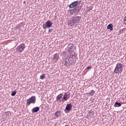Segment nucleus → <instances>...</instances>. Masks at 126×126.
I'll list each match as a JSON object with an SVG mask.
<instances>
[{"label":"nucleus","instance_id":"7","mask_svg":"<svg viewBox=\"0 0 126 126\" xmlns=\"http://www.w3.org/2000/svg\"><path fill=\"white\" fill-rule=\"evenodd\" d=\"M72 108V105L70 103H68L66 105L64 112L65 113H68V112H70V110H71V108Z\"/></svg>","mask_w":126,"mask_h":126},{"label":"nucleus","instance_id":"4","mask_svg":"<svg viewBox=\"0 0 126 126\" xmlns=\"http://www.w3.org/2000/svg\"><path fill=\"white\" fill-rule=\"evenodd\" d=\"M25 48H26L25 44L22 43L20 45L17 46L16 48L17 52H18V53H22V52L24 51V49H25Z\"/></svg>","mask_w":126,"mask_h":126},{"label":"nucleus","instance_id":"18","mask_svg":"<svg viewBox=\"0 0 126 126\" xmlns=\"http://www.w3.org/2000/svg\"><path fill=\"white\" fill-rule=\"evenodd\" d=\"M113 27H114V26L112 24H110L107 26V29L110 30V31H113L114 30Z\"/></svg>","mask_w":126,"mask_h":126},{"label":"nucleus","instance_id":"13","mask_svg":"<svg viewBox=\"0 0 126 126\" xmlns=\"http://www.w3.org/2000/svg\"><path fill=\"white\" fill-rule=\"evenodd\" d=\"M59 59H60V55L58 54H55L53 58V61L57 62L59 61Z\"/></svg>","mask_w":126,"mask_h":126},{"label":"nucleus","instance_id":"28","mask_svg":"<svg viewBox=\"0 0 126 126\" xmlns=\"http://www.w3.org/2000/svg\"><path fill=\"white\" fill-rule=\"evenodd\" d=\"M74 49H76V46H74Z\"/></svg>","mask_w":126,"mask_h":126},{"label":"nucleus","instance_id":"9","mask_svg":"<svg viewBox=\"0 0 126 126\" xmlns=\"http://www.w3.org/2000/svg\"><path fill=\"white\" fill-rule=\"evenodd\" d=\"M77 5H78V1H74V2L70 4V5H69V7H70V8H73V7H76Z\"/></svg>","mask_w":126,"mask_h":126},{"label":"nucleus","instance_id":"5","mask_svg":"<svg viewBox=\"0 0 126 126\" xmlns=\"http://www.w3.org/2000/svg\"><path fill=\"white\" fill-rule=\"evenodd\" d=\"M53 26V22L50 20H48L45 22V24L43 25V29H46L47 28H51Z\"/></svg>","mask_w":126,"mask_h":126},{"label":"nucleus","instance_id":"26","mask_svg":"<svg viewBox=\"0 0 126 126\" xmlns=\"http://www.w3.org/2000/svg\"><path fill=\"white\" fill-rule=\"evenodd\" d=\"M77 8H78V9H79V12H80V9H81V7H77Z\"/></svg>","mask_w":126,"mask_h":126},{"label":"nucleus","instance_id":"25","mask_svg":"<svg viewBox=\"0 0 126 126\" xmlns=\"http://www.w3.org/2000/svg\"><path fill=\"white\" fill-rule=\"evenodd\" d=\"M49 33H51V32H53V29H49L48 31Z\"/></svg>","mask_w":126,"mask_h":126},{"label":"nucleus","instance_id":"15","mask_svg":"<svg viewBox=\"0 0 126 126\" xmlns=\"http://www.w3.org/2000/svg\"><path fill=\"white\" fill-rule=\"evenodd\" d=\"M86 94L89 95V96H93L95 94V91L94 90H91L89 93H86Z\"/></svg>","mask_w":126,"mask_h":126},{"label":"nucleus","instance_id":"1","mask_svg":"<svg viewBox=\"0 0 126 126\" xmlns=\"http://www.w3.org/2000/svg\"><path fill=\"white\" fill-rule=\"evenodd\" d=\"M81 20V16H73L71 20L68 21V25L71 27L73 26V25H77Z\"/></svg>","mask_w":126,"mask_h":126},{"label":"nucleus","instance_id":"31","mask_svg":"<svg viewBox=\"0 0 126 126\" xmlns=\"http://www.w3.org/2000/svg\"><path fill=\"white\" fill-rule=\"evenodd\" d=\"M65 126H68V125H65Z\"/></svg>","mask_w":126,"mask_h":126},{"label":"nucleus","instance_id":"20","mask_svg":"<svg viewBox=\"0 0 126 126\" xmlns=\"http://www.w3.org/2000/svg\"><path fill=\"white\" fill-rule=\"evenodd\" d=\"M45 78H46V76L45 74H42L40 76V79L43 80V79H45Z\"/></svg>","mask_w":126,"mask_h":126},{"label":"nucleus","instance_id":"8","mask_svg":"<svg viewBox=\"0 0 126 126\" xmlns=\"http://www.w3.org/2000/svg\"><path fill=\"white\" fill-rule=\"evenodd\" d=\"M70 95L65 93L63 95L62 99L61 100V102H65V101H67L68 98H69Z\"/></svg>","mask_w":126,"mask_h":126},{"label":"nucleus","instance_id":"16","mask_svg":"<svg viewBox=\"0 0 126 126\" xmlns=\"http://www.w3.org/2000/svg\"><path fill=\"white\" fill-rule=\"evenodd\" d=\"M63 94H59L56 98V101H60L61 100V99H62V98H63Z\"/></svg>","mask_w":126,"mask_h":126},{"label":"nucleus","instance_id":"32","mask_svg":"<svg viewBox=\"0 0 126 126\" xmlns=\"http://www.w3.org/2000/svg\"><path fill=\"white\" fill-rule=\"evenodd\" d=\"M24 3H25V1H24Z\"/></svg>","mask_w":126,"mask_h":126},{"label":"nucleus","instance_id":"24","mask_svg":"<svg viewBox=\"0 0 126 126\" xmlns=\"http://www.w3.org/2000/svg\"><path fill=\"white\" fill-rule=\"evenodd\" d=\"M93 8V7L90 6V7H88V9L89 11H90V10H92Z\"/></svg>","mask_w":126,"mask_h":126},{"label":"nucleus","instance_id":"30","mask_svg":"<svg viewBox=\"0 0 126 126\" xmlns=\"http://www.w3.org/2000/svg\"><path fill=\"white\" fill-rule=\"evenodd\" d=\"M92 102V103H93V102H94V100H93Z\"/></svg>","mask_w":126,"mask_h":126},{"label":"nucleus","instance_id":"33","mask_svg":"<svg viewBox=\"0 0 126 126\" xmlns=\"http://www.w3.org/2000/svg\"><path fill=\"white\" fill-rule=\"evenodd\" d=\"M44 32H46V30L44 31Z\"/></svg>","mask_w":126,"mask_h":126},{"label":"nucleus","instance_id":"21","mask_svg":"<svg viewBox=\"0 0 126 126\" xmlns=\"http://www.w3.org/2000/svg\"><path fill=\"white\" fill-rule=\"evenodd\" d=\"M16 93H17V91L16 90H14L11 94V96H15L16 95Z\"/></svg>","mask_w":126,"mask_h":126},{"label":"nucleus","instance_id":"27","mask_svg":"<svg viewBox=\"0 0 126 126\" xmlns=\"http://www.w3.org/2000/svg\"><path fill=\"white\" fill-rule=\"evenodd\" d=\"M10 113V111H8V112H6V114H9Z\"/></svg>","mask_w":126,"mask_h":126},{"label":"nucleus","instance_id":"23","mask_svg":"<svg viewBox=\"0 0 126 126\" xmlns=\"http://www.w3.org/2000/svg\"><path fill=\"white\" fill-rule=\"evenodd\" d=\"M90 68H92V66H90L87 67L85 70L86 71H87V69H90Z\"/></svg>","mask_w":126,"mask_h":126},{"label":"nucleus","instance_id":"11","mask_svg":"<svg viewBox=\"0 0 126 126\" xmlns=\"http://www.w3.org/2000/svg\"><path fill=\"white\" fill-rule=\"evenodd\" d=\"M74 44H71L70 43V44L68 45V52H69L70 53H71V52L73 51V50H71L72 49H73L74 48Z\"/></svg>","mask_w":126,"mask_h":126},{"label":"nucleus","instance_id":"14","mask_svg":"<svg viewBox=\"0 0 126 126\" xmlns=\"http://www.w3.org/2000/svg\"><path fill=\"white\" fill-rule=\"evenodd\" d=\"M38 111H40V107L38 106L34 107L32 110V113H37Z\"/></svg>","mask_w":126,"mask_h":126},{"label":"nucleus","instance_id":"2","mask_svg":"<svg viewBox=\"0 0 126 126\" xmlns=\"http://www.w3.org/2000/svg\"><path fill=\"white\" fill-rule=\"evenodd\" d=\"M124 68V65L121 63H118L117 64L116 66L114 69V73H118L120 74L122 73V71Z\"/></svg>","mask_w":126,"mask_h":126},{"label":"nucleus","instance_id":"3","mask_svg":"<svg viewBox=\"0 0 126 126\" xmlns=\"http://www.w3.org/2000/svg\"><path fill=\"white\" fill-rule=\"evenodd\" d=\"M36 103V96H32L27 100V106H30L31 104H35Z\"/></svg>","mask_w":126,"mask_h":126},{"label":"nucleus","instance_id":"12","mask_svg":"<svg viewBox=\"0 0 126 126\" xmlns=\"http://www.w3.org/2000/svg\"><path fill=\"white\" fill-rule=\"evenodd\" d=\"M69 59L70 62H72V63H73V55L70 54L67 57V60Z\"/></svg>","mask_w":126,"mask_h":126},{"label":"nucleus","instance_id":"17","mask_svg":"<svg viewBox=\"0 0 126 126\" xmlns=\"http://www.w3.org/2000/svg\"><path fill=\"white\" fill-rule=\"evenodd\" d=\"M121 106H122V103L121 102H119L117 101L114 103V107H121Z\"/></svg>","mask_w":126,"mask_h":126},{"label":"nucleus","instance_id":"10","mask_svg":"<svg viewBox=\"0 0 126 126\" xmlns=\"http://www.w3.org/2000/svg\"><path fill=\"white\" fill-rule=\"evenodd\" d=\"M70 13H78L79 12V9H78V7H75L74 9L70 10Z\"/></svg>","mask_w":126,"mask_h":126},{"label":"nucleus","instance_id":"29","mask_svg":"<svg viewBox=\"0 0 126 126\" xmlns=\"http://www.w3.org/2000/svg\"><path fill=\"white\" fill-rule=\"evenodd\" d=\"M80 1H79L78 2L80 3Z\"/></svg>","mask_w":126,"mask_h":126},{"label":"nucleus","instance_id":"19","mask_svg":"<svg viewBox=\"0 0 126 126\" xmlns=\"http://www.w3.org/2000/svg\"><path fill=\"white\" fill-rule=\"evenodd\" d=\"M55 116L56 117H57V118H59L61 116V111H58L55 113Z\"/></svg>","mask_w":126,"mask_h":126},{"label":"nucleus","instance_id":"22","mask_svg":"<svg viewBox=\"0 0 126 126\" xmlns=\"http://www.w3.org/2000/svg\"><path fill=\"white\" fill-rule=\"evenodd\" d=\"M88 113L90 115H91V116H93L94 115V112L92 110L89 111Z\"/></svg>","mask_w":126,"mask_h":126},{"label":"nucleus","instance_id":"6","mask_svg":"<svg viewBox=\"0 0 126 126\" xmlns=\"http://www.w3.org/2000/svg\"><path fill=\"white\" fill-rule=\"evenodd\" d=\"M63 63L64 64V66H69L73 63H72V61H70L68 58V59L67 58L66 59H63Z\"/></svg>","mask_w":126,"mask_h":126}]
</instances>
